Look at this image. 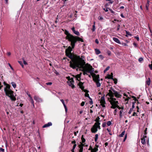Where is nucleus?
<instances>
[{"mask_svg": "<svg viewBox=\"0 0 152 152\" xmlns=\"http://www.w3.org/2000/svg\"><path fill=\"white\" fill-rule=\"evenodd\" d=\"M81 139L82 140V143H83L85 142L86 140L84 138L83 135H82L81 137Z\"/></svg>", "mask_w": 152, "mask_h": 152, "instance_id": "b1692460", "label": "nucleus"}, {"mask_svg": "<svg viewBox=\"0 0 152 152\" xmlns=\"http://www.w3.org/2000/svg\"><path fill=\"white\" fill-rule=\"evenodd\" d=\"M124 96H126V98L124 97V104H126L128 103V101L129 99H130L131 98L129 96L125 93H124Z\"/></svg>", "mask_w": 152, "mask_h": 152, "instance_id": "1a4fd4ad", "label": "nucleus"}, {"mask_svg": "<svg viewBox=\"0 0 152 152\" xmlns=\"http://www.w3.org/2000/svg\"><path fill=\"white\" fill-rule=\"evenodd\" d=\"M133 110V109H132V108H131L129 112V114H130L132 112Z\"/></svg>", "mask_w": 152, "mask_h": 152, "instance_id": "3c124183", "label": "nucleus"}, {"mask_svg": "<svg viewBox=\"0 0 152 152\" xmlns=\"http://www.w3.org/2000/svg\"><path fill=\"white\" fill-rule=\"evenodd\" d=\"M123 136H124V132H122V133H121V134H119L118 135V137H123Z\"/></svg>", "mask_w": 152, "mask_h": 152, "instance_id": "e433bc0d", "label": "nucleus"}, {"mask_svg": "<svg viewBox=\"0 0 152 152\" xmlns=\"http://www.w3.org/2000/svg\"><path fill=\"white\" fill-rule=\"evenodd\" d=\"M143 61V59L142 57L139 58L138 59V61L139 62L141 63Z\"/></svg>", "mask_w": 152, "mask_h": 152, "instance_id": "7c9ffc66", "label": "nucleus"}, {"mask_svg": "<svg viewBox=\"0 0 152 152\" xmlns=\"http://www.w3.org/2000/svg\"><path fill=\"white\" fill-rule=\"evenodd\" d=\"M78 146L80 149H83V143H81Z\"/></svg>", "mask_w": 152, "mask_h": 152, "instance_id": "cd10ccee", "label": "nucleus"}, {"mask_svg": "<svg viewBox=\"0 0 152 152\" xmlns=\"http://www.w3.org/2000/svg\"><path fill=\"white\" fill-rule=\"evenodd\" d=\"M65 33L66 35V38L68 41L70 42L72 39L74 37V36L69 33L68 31L65 30Z\"/></svg>", "mask_w": 152, "mask_h": 152, "instance_id": "0eeeda50", "label": "nucleus"}, {"mask_svg": "<svg viewBox=\"0 0 152 152\" xmlns=\"http://www.w3.org/2000/svg\"><path fill=\"white\" fill-rule=\"evenodd\" d=\"M110 68V67L109 66H107L106 69L104 70V72H106Z\"/></svg>", "mask_w": 152, "mask_h": 152, "instance_id": "c9c22d12", "label": "nucleus"}, {"mask_svg": "<svg viewBox=\"0 0 152 152\" xmlns=\"http://www.w3.org/2000/svg\"><path fill=\"white\" fill-rule=\"evenodd\" d=\"M113 73H111V75H110V77H109V78L110 79H112L114 81V83H115V84H116L117 83V80L116 79H113Z\"/></svg>", "mask_w": 152, "mask_h": 152, "instance_id": "4468645a", "label": "nucleus"}, {"mask_svg": "<svg viewBox=\"0 0 152 152\" xmlns=\"http://www.w3.org/2000/svg\"><path fill=\"white\" fill-rule=\"evenodd\" d=\"M76 145H76V144H74V145H73V149H75V148H76Z\"/></svg>", "mask_w": 152, "mask_h": 152, "instance_id": "774afa93", "label": "nucleus"}, {"mask_svg": "<svg viewBox=\"0 0 152 152\" xmlns=\"http://www.w3.org/2000/svg\"><path fill=\"white\" fill-rule=\"evenodd\" d=\"M61 101L62 102V104H63V105L65 104L64 102V101L63 99H62L61 100Z\"/></svg>", "mask_w": 152, "mask_h": 152, "instance_id": "69168bd1", "label": "nucleus"}, {"mask_svg": "<svg viewBox=\"0 0 152 152\" xmlns=\"http://www.w3.org/2000/svg\"><path fill=\"white\" fill-rule=\"evenodd\" d=\"M85 96L88 97L89 98V97H90L89 96V94H88L86 93L85 94Z\"/></svg>", "mask_w": 152, "mask_h": 152, "instance_id": "864d4df0", "label": "nucleus"}, {"mask_svg": "<svg viewBox=\"0 0 152 152\" xmlns=\"http://www.w3.org/2000/svg\"><path fill=\"white\" fill-rule=\"evenodd\" d=\"M98 135L97 134H96L95 135V137L94 138V140H95V142H96L97 141V139L98 138Z\"/></svg>", "mask_w": 152, "mask_h": 152, "instance_id": "393cba45", "label": "nucleus"}, {"mask_svg": "<svg viewBox=\"0 0 152 152\" xmlns=\"http://www.w3.org/2000/svg\"><path fill=\"white\" fill-rule=\"evenodd\" d=\"M148 66L151 70H152V63L151 64H149Z\"/></svg>", "mask_w": 152, "mask_h": 152, "instance_id": "09e8293b", "label": "nucleus"}, {"mask_svg": "<svg viewBox=\"0 0 152 152\" xmlns=\"http://www.w3.org/2000/svg\"><path fill=\"white\" fill-rule=\"evenodd\" d=\"M136 115V116H138L137 115V114L135 112H134L132 115V116H134L135 115Z\"/></svg>", "mask_w": 152, "mask_h": 152, "instance_id": "603ef678", "label": "nucleus"}, {"mask_svg": "<svg viewBox=\"0 0 152 152\" xmlns=\"http://www.w3.org/2000/svg\"><path fill=\"white\" fill-rule=\"evenodd\" d=\"M113 39L115 42H116L118 44L120 43V42L119 41V40L118 39L115 38V37H113Z\"/></svg>", "mask_w": 152, "mask_h": 152, "instance_id": "6ab92c4d", "label": "nucleus"}, {"mask_svg": "<svg viewBox=\"0 0 152 152\" xmlns=\"http://www.w3.org/2000/svg\"><path fill=\"white\" fill-rule=\"evenodd\" d=\"M109 8H108V7H106L105 8H104L103 10L105 11V12H107L108 11V9H109Z\"/></svg>", "mask_w": 152, "mask_h": 152, "instance_id": "de8ad7c7", "label": "nucleus"}, {"mask_svg": "<svg viewBox=\"0 0 152 152\" xmlns=\"http://www.w3.org/2000/svg\"><path fill=\"white\" fill-rule=\"evenodd\" d=\"M98 18L99 20H102L103 19V18L101 16L99 17Z\"/></svg>", "mask_w": 152, "mask_h": 152, "instance_id": "0e129e2a", "label": "nucleus"}, {"mask_svg": "<svg viewBox=\"0 0 152 152\" xmlns=\"http://www.w3.org/2000/svg\"><path fill=\"white\" fill-rule=\"evenodd\" d=\"M96 54L97 55H98L101 53V51L100 50L98 49H95Z\"/></svg>", "mask_w": 152, "mask_h": 152, "instance_id": "4be33fe9", "label": "nucleus"}, {"mask_svg": "<svg viewBox=\"0 0 152 152\" xmlns=\"http://www.w3.org/2000/svg\"><path fill=\"white\" fill-rule=\"evenodd\" d=\"M69 81H68L67 82L69 86H71L72 88H75V86L74 85V81L72 80H70Z\"/></svg>", "mask_w": 152, "mask_h": 152, "instance_id": "9d476101", "label": "nucleus"}, {"mask_svg": "<svg viewBox=\"0 0 152 152\" xmlns=\"http://www.w3.org/2000/svg\"><path fill=\"white\" fill-rule=\"evenodd\" d=\"M134 102H132V108H132L133 109L135 107V106H134Z\"/></svg>", "mask_w": 152, "mask_h": 152, "instance_id": "8fccbe9b", "label": "nucleus"}, {"mask_svg": "<svg viewBox=\"0 0 152 152\" xmlns=\"http://www.w3.org/2000/svg\"><path fill=\"white\" fill-rule=\"evenodd\" d=\"M147 136L146 135H143V137L141 138V143L143 145L145 144L146 143L145 138Z\"/></svg>", "mask_w": 152, "mask_h": 152, "instance_id": "ddd939ff", "label": "nucleus"}, {"mask_svg": "<svg viewBox=\"0 0 152 152\" xmlns=\"http://www.w3.org/2000/svg\"><path fill=\"white\" fill-rule=\"evenodd\" d=\"M147 128H146L144 131L145 133H144V135H146L147 134Z\"/></svg>", "mask_w": 152, "mask_h": 152, "instance_id": "c03bdc74", "label": "nucleus"}, {"mask_svg": "<svg viewBox=\"0 0 152 152\" xmlns=\"http://www.w3.org/2000/svg\"><path fill=\"white\" fill-rule=\"evenodd\" d=\"M107 124L108 126H110L111 124V122L110 121H109L107 122Z\"/></svg>", "mask_w": 152, "mask_h": 152, "instance_id": "4c0bfd02", "label": "nucleus"}, {"mask_svg": "<svg viewBox=\"0 0 152 152\" xmlns=\"http://www.w3.org/2000/svg\"><path fill=\"white\" fill-rule=\"evenodd\" d=\"M76 77L77 78V79L78 80V79H80V75L78 74L76 76Z\"/></svg>", "mask_w": 152, "mask_h": 152, "instance_id": "c756f323", "label": "nucleus"}, {"mask_svg": "<svg viewBox=\"0 0 152 152\" xmlns=\"http://www.w3.org/2000/svg\"><path fill=\"white\" fill-rule=\"evenodd\" d=\"M134 37H135L137 39V40L138 41H139V37H138V35H137V36H136Z\"/></svg>", "mask_w": 152, "mask_h": 152, "instance_id": "79ce46f5", "label": "nucleus"}, {"mask_svg": "<svg viewBox=\"0 0 152 152\" xmlns=\"http://www.w3.org/2000/svg\"><path fill=\"white\" fill-rule=\"evenodd\" d=\"M98 146L97 145H96L95 147L92 149L91 152H96L98 150Z\"/></svg>", "mask_w": 152, "mask_h": 152, "instance_id": "dca6fc26", "label": "nucleus"}, {"mask_svg": "<svg viewBox=\"0 0 152 152\" xmlns=\"http://www.w3.org/2000/svg\"><path fill=\"white\" fill-rule=\"evenodd\" d=\"M23 62L24 64L25 65H27V62L24 59H23Z\"/></svg>", "mask_w": 152, "mask_h": 152, "instance_id": "4d7b16f0", "label": "nucleus"}, {"mask_svg": "<svg viewBox=\"0 0 152 152\" xmlns=\"http://www.w3.org/2000/svg\"><path fill=\"white\" fill-rule=\"evenodd\" d=\"M83 85V83L81 82H80L79 83V86L80 88L82 90L84 88Z\"/></svg>", "mask_w": 152, "mask_h": 152, "instance_id": "a211bd4d", "label": "nucleus"}, {"mask_svg": "<svg viewBox=\"0 0 152 152\" xmlns=\"http://www.w3.org/2000/svg\"><path fill=\"white\" fill-rule=\"evenodd\" d=\"M52 123L51 122H49L48 123L45 124L43 126H42V127L44 128H46L48 127L49 126H51L52 125Z\"/></svg>", "mask_w": 152, "mask_h": 152, "instance_id": "2eb2a0df", "label": "nucleus"}, {"mask_svg": "<svg viewBox=\"0 0 152 152\" xmlns=\"http://www.w3.org/2000/svg\"><path fill=\"white\" fill-rule=\"evenodd\" d=\"M73 48L69 46L66 49L65 53L66 56L70 58L71 60L69 61V66L73 69H75L77 67L83 66L85 64V61L82 57L76 55H72L71 53L72 49Z\"/></svg>", "mask_w": 152, "mask_h": 152, "instance_id": "f257e3e1", "label": "nucleus"}, {"mask_svg": "<svg viewBox=\"0 0 152 152\" xmlns=\"http://www.w3.org/2000/svg\"><path fill=\"white\" fill-rule=\"evenodd\" d=\"M99 81L95 82L96 83V86L97 87H99L101 86V84L99 82Z\"/></svg>", "mask_w": 152, "mask_h": 152, "instance_id": "412c9836", "label": "nucleus"}, {"mask_svg": "<svg viewBox=\"0 0 152 152\" xmlns=\"http://www.w3.org/2000/svg\"><path fill=\"white\" fill-rule=\"evenodd\" d=\"M11 84H12V86L14 88H15L16 87V83H15L12 82L11 83Z\"/></svg>", "mask_w": 152, "mask_h": 152, "instance_id": "bb28decb", "label": "nucleus"}, {"mask_svg": "<svg viewBox=\"0 0 152 152\" xmlns=\"http://www.w3.org/2000/svg\"><path fill=\"white\" fill-rule=\"evenodd\" d=\"M99 57L102 60L104 58L103 56L102 55H100L99 56Z\"/></svg>", "mask_w": 152, "mask_h": 152, "instance_id": "ea45409f", "label": "nucleus"}, {"mask_svg": "<svg viewBox=\"0 0 152 152\" xmlns=\"http://www.w3.org/2000/svg\"><path fill=\"white\" fill-rule=\"evenodd\" d=\"M107 130L109 132V134L110 135H112V134L110 132V130L108 128H107Z\"/></svg>", "mask_w": 152, "mask_h": 152, "instance_id": "49530a36", "label": "nucleus"}, {"mask_svg": "<svg viewBox=\"0 0 152 152\" xmlns=\"http://www.w3.org/2000/svg\"><path fill=\"white\" fill-rule=\"evenodd\" d=\"M78 68H82L83 69L82 71L83 72V74L84 75L86 74L87 75V73L88 72L91 74L94 71V69L92 68V66L88 64H86L85 62V64L83 66L77 67L75 69H76L78 71Z\"/></svg>", "mask_w": 152, "mask_h": 152, "instance_id": "7ed1b4c3", "label": "nucleus"}, {"mask_svg": "<svg viewBox=\"0 0 152 152\" xmlns=\"http://www.w3.org/2000/svg\"><path fill=\"white\" fill-rule=\"evenodd\" d=\"M123 107H122L121 108H121L122 110L120 111L119 115H120V118H121L122 117V113L123 112Z\"/></svg>", "mask_w": 152, "mask_h": 152, "instance_id": "aec40b11", "label": "nucleus"}, {"mask_svg": "<svg viewBox=\"0 0 152 152\" xmlns=\"http://www.w3.org/2000/svg\"><path fill=\"white\" fill-rule=\"evenodd\" d=\"M95 42L97 44H98L99 43V41L97 39H95Z\"/></svg>", "mask_w": 152, "mask_h": 152, "instance_id": "bf43d9fd", "label": "nucleus"}, {"mask_svg": "<svg viewBox=\"0 0 152 152\" xmlns=\"http://www.w3.org/2000/svg\"><path fill=\"white\" fill-rule=\"evenodd\" d=\"M77 41H80L82 42H83V40L81 38L76 36H74V37L72 39L71 41L70 42H71L70 45L72 46V48H74L75 44Z\"/></svg>", "mask_w": 152, "mask_h": 152, "instance_id": "39448f33", "label": "nucleus"}, {"mask_svg": "<svg viewBox=\"0 0 152 152\" xmlns=\"http://www.w3.org/2000/svg\"><path fill=\"white\" fill-rule=\"evenodd\" d=\"M4 91L6 93V95L10 97L12 101H15L16 100L15 97L13 95L14 92L10 89H7L4 88Z\"/></svg>", "mask_w": 152, "mask_h": 152, "instance_id": "20e7f679", "label": "nucleus"}, {"mask_svg": "<svg viewBox=\"0 0 152 152\" xmlns=\"http://www.w3.org/2000/svg\"><path fill=\"white\" fill-rule=\"evenodd\" d=\"M52 84V83L51 82L47 83H46V84L47 85H51Z\"/></svg>", "mask_w": 152, "mask_h": 152, "instance_id": "37998d69", "label": "nucleus"}, {"mask_svg": "<svg viewBox=\"0 0 152 152\" xmlns=\"http://www.w3.org/2000/svg\"><path fill=\"white\" fill-rule=\"evenodd\" d=\"M151 80L150 78H148V80L146 81V84L149 86L150 84Z\"/></svg>", "mask_w": 152, "mask_h": 152, "instance_id": "f3484780", "label": "nucleus"}, {"mask_svg": "<svg viewBox=\"0 0 152 152\" xmlns=\"http://www.w3.org/2000/svg\"><path fill=\"white\" fill-rule=\"evenodd\" d=\"M64 105V108L65 109V111H66V112H67V109L66 106V105L65 104L64 105Z\"/></svg>", "mask_w": 152, "mask_h": 152, "instance_id": "58836bf2", "label": "nucleus"}, {"mask_svg": "<svg viewBox=\"0 0 152 152\" xmlns=\"http://www.w3.org/2000/svg\"><path fill=\"white\" fill-rule=\"evenodd\" d=\"M0 151L2 152H4V149L3 148H0Z\"/></svg>", "mask_w": 152, "mask_h": 152, "instance_id": "13d9d810", "label": "nucleus"}, {"mask_svg": "<svg viewBox=\"0 0 152 152\" xmlns=\"http://www.w3.org/2000/svg\"><path fill=\"white\" fill-rule=\"evenodd\" d=\"M84 104H85V102H83L81 103V105L82 106H83L84 105Z\"/></svg>", "mask_w": 152, "mask_h": 152, "instance_id": "338daca9", "label": "nucleus"}, {"mask_svg": "<svg viewBox=\"0 0 152 152\" xmlns=\"http://www.w3.org/2000/svg\"><path fill=\"white\" fill-rule=\"evenodd\" d=\"M95 29H96V28H95V26H94V25H93L92 26V31L94 32V31H95Z\"/></svg>", "mask_w": 152, "mask_h": 152, "instance_id": "f704fd0d", "label": "nucleus"}, {"mask_svg": "<svg viewBox=\"0 0 152 152\" xmlns=\"http://www.w3.org/2000/svg\"><path fill=\"white\" fill-rule=\"evenodd\" d=\"M5 85H6V87L4 88H6L7 89H10V86L9 84H6Z\"/></svg>", "mask_w": 152, "mask_h": 152, "instance_id": "a878e982", "label": "nucleus"}, {"mask_svg": "<svg viewBox=\"0 0 152 152\" xmlns=\"http://www.w3.org/2000/svg\"><path fill=\"white\" fill-rule=\"evenodd\" d=\"M30 101H31V104H32L33 107H34V102L33 100H32Z\"/></svg>", "mask_w": 152, "mask_h": 152, "instance_id": "5fc2aeb1", "label": "nucleus"}, {"mask_svg": "<svg viewBox=\"0 0 152 152\" xmlns=\"http://www.w3.org/2000/svg\"><path fill=\"white\" fill-rule=\"evenodd\" d=\"M107 54L108 55L110 56L111 54V52L110 51H108L107 52Z\"/></svg>", "mask_w": 152, "mask_h": 152, "instance_id": "680f3d73", "label": "nucleus"}, {"mask_svg": "<svg viewBox=\"0 0 152 152\" xmlns=\"http://www.w3.org/2000/svg\"><path fill=\"white\" fill-rule=\"evenodd\" d=\"M126 32V35H125L126 37H128V36H132V35L130 33L129 31H127L125 30Z\"/></svg>", "mask_w": 152, "mask_h": 152, "instance_id": "5701e85b", "label": "nucleus"}, {"mask_svg": "<svg viewBox=\"0 0 152 152\" xmlns=\"http://www.w3.org/2000/svg\"><path fill=\"white\" fill-rule=\"evenodd\" d=\"M149 4L148 3H147L145 5L146 8L147 10H148L149 7Z\"/></svg>", "mask_w": 152, "mask_h": 152, "instance_id": "c85d7f7f", "label": "nucleus"}, {"mask_svg": "<svg viewBox=\"0 0 152 152\" xmlns=\"http://www.w3.org/2000/svg\"><path fill=\"white\" fill-rule=\"evenodd\" d=\"M100 123L99 122H96L91 129V131L93 133H95L97 131V128L100 129Z\"/></svg>", "mask_w": 152, "mask_h": 152, "instance_id": "423d86ee", "label": "nucleus"}, {"mask_svg": "<svg viewBox=\"0 0 152 152\" xmlns=\"http://www.w3.org/2000/svg\"><path fill=\"white\" fill-rule=\"evenodd\" d=\"M133 45L135 47H137V46H138L137 44L136 43H135V42L133 43Z\"/></svg>", "mask_w": 152, "mask_h": 152, "instance_id": "a18cd8bd", "label": "nucleus"}, {"mask_svg": "<svg viewBox=\"0 0 152 152\" xmlns=\"http://www.w3.org/2000/svg\"><path fill=\"white\" fill-rule=\"evenodd\" d=\"M74 33L76 35H80L79 32L77 31H75L74 32Z\"/></svg>", "mask_w": 152, "mask_h": 152, "instance_id": "473e14b6", "label": "nucleus"}, {"mask_svg": "<svg viewBox=\"0 0 152 152\" xmlns=\"http://www.w3.org/2000/svg\"><path fill=\"white\" fill-rule=\"evenodd\" d=\"M34 98V99L38 102H42V100L41 99L37 96H35Z\"/></svg>", "mask_w": 152, "mask_h": 152, "instance_id": "f8f14e48", "label": "nucleus"}, {"mask_svg": "<svg viewBox=\"0 0 152 152\" xmlns=\"http://www.w3.org/2000/svg\"><path fill=\"white\" fill-rule=\"evenodd\" d=\"M93 80L95 82L99 81V75H96L95 74L93 76Z\"/></svg>", "mask_w": 152, "mask_h": 152, "instance_id": "9b49d317", "label": "nucleus"}, {"mask_svg": "<svg viewBox=\"0 0 152 152\" xmlns=\"http://www.w3.org/2000/svg\"><path fill=\"white\" fill-rule=\"evenodd\" d=\"M89 99L90 100V103L91 104H93V102L92 99L90 97H89Z\"/></svg>", "mask_w": 152, "mask_h": 152, "instance_id": "a19ab883", "label": "nucleus"}, {"mask_svg": "<svg viewBox=\"0 0 152 152\" xmlns=\"http://www.w3.org/2000/svg\"><path fill=\"white\" fill-rule=\"evenodd\" d=\"M100 119V118L99 116H98L96 119L95 120V121L96 122H99V120Z\"/></svg>", "mask_w": 152, "mask_h": 152, "instance_id": "2f4dec72", "label": "nucleus"}, {"mask_svg": "<svg viewBox=\"0 0 152 152\" xmlns=\"http://www.w3.org/2000/svg\"><path fill=\"white\" fill-rule=\"evenodd\" d=\"M109 10L112 13H114V12L111 9H110V8H109Z\"/></svg>", "mask_w": 152, "mask_h": 152, "instance_id": "e2e57ef3", "label": "nucleus"}, {"mask_svg": "<svg viewBox=\"0 0 152 152\" xmlns=\"http://www.w3.org/2000/svg\"><path fill=\"white\" fill-rule=\"evenodd\" d=\"M66 78L67 79H68V81H69L70 80H73V78H70V77L69 76H68V77H66Z\"/></svg>", "mask_w": 152, "mask_h": 152, "instance_id": "72a5a7b5", "label": "nucleus"}, {"mask_svg": "<svg viewBox=\"0 0 152 152\" xmlns=\"http://www.w3.org/2000/svg\"><path fill=\"white\" fill-rule=\"evenodd\" d=\"M127 137V134H126L124 136V142L126 140V139Z\"/></svg>", "mask_w": 152, "mask_h": 152, "instance_id": "052dcab7", "label": "nucleus"}, {"mask_svg": "<svg viewBox=\"0 0 152 152\" xmlns=\"http://www.w3.org/2000/svg\"><path fill=\"white\" fill-rule=\"evenodd\" d=\"M114 95L116 97L118 98H120L121 96V95L119 93L113 88H111L108 91V93L106 96L108 100L110 103L112 105L111 108L115 109L116 107H117L119 109H121V107L117 105V104H118V102L116 101V99L114 98Z\"/></svg>", "mask_w": 152, "mask_h": 152, "instance_id": "f03ea898", "label": "nucleus"}, {"mask_svg": "<svg viewBox=\"0 0 152 152\" xmlns=\"http://www.w3.org/2000/svg\"><path fill=\"white\" fill-rule=\"evenodd\" d=\"M100 103L102 107H105V104H106V102L104 99V95L101 97L100 100Z\"/></svg>", "mask_w": 152, "mask_h": 152, "instance_id": "6e6552de", "label": "nucleus"}, {"mask_svg": "<svg viewBox=\"0 0 152 152\" xmlns=\"http://www.w3.org/2000/svg\"><path fill=\"white\" fill-rule=\"evenodd\" d=\"M106 123L105 122H104L102 124V126H103V127H104L106 126Z\"/></svg>", "mask_w": 152, "mask_h": 152, "instance_id": "6e6d98bb", "label": "nucleus"}]
</instances>
